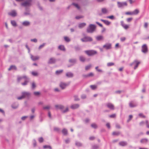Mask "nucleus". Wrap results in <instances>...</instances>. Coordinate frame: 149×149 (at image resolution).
I'll use <instances>...</instances> for the list:
<instances>
[{
  "label": "nucleus",
  "instance_id": "obj_12",
  "mask_svg": "<svg viewBox=\"0 0 149 149\" xmlns=\"http://www.w3.org/2000/svg\"><path fill=\"white\" fill-rule=\"evenodd\" d=\"M121 25L122 27L125 29H127L129 27L128 25L124 24L123 21L121 22Z\"/></svg>",
  "mask_w": 149,
  "mask_h": 149
},
{
  "label": "nucleus",
  "instance_id": "obj_16",
  "mask_svg": "<svg viewBox=\"0 0 149 149\" xmlns=\"http://www.w3.org/2000/svg\"><path fill=\"white\" fill-rule=\"evenodd\" d=\"M96 39L98 41L101 40H103L104 37L102 36H98L96 37Z\"/></svg>",
  "mask_w": 149,
  "mask_h": 149
},
{
  "label": "nucleus",
  "instance_id": "obj_29",
  "mask_svg": "<svg viewBox=\"0 0 149 149\" xmlns=\"http://www.w3.org/2000/svg\"><path fill=\"white\" fill-rule=\"evenodd\" d=\"M63 72V70H57L56 72V74L57 75H58L61 73Z\"/></svg>",
  "mask_w": 149,
  "mask_h": 149
},
{
  "label": "nucleus",
  "instance_id": "obj_11",
  "mask_svg": "<svg viewBox=\"0 0 149 149\" xmlns=\"http://www.w3.org/2000/svg\"><path fill=\"white\" fill-rule=\"evenodd\" d=\"M140 63V62L137 60L134 61L132 63V64H135V67L134 68V69H135L138 67V65Z\"/></svg>",
  "mask_w": 149,
  "mask_h": 149
},
{
  "label": "nucleus",
  "instance_id": "obj_52",
  "mask_svg": "<svg viewBox=\"0 0 149 149\" xmlns=\"http://www.w3.org/2000/svg\"><path fill=\"white\" fill-rule=\"evenodd\" d=\"M48 116L50 119L52 118V117L51 116V114L50 111H49L48 112Z\"/></svg>",
  "mask_w": 149,
  "mask_h": 149
},
{
  "label": "nucleus",
  "instance_id": "obj_33",
  "mask_svg": "<svg viewBox=\"0 0 149 149\" xmlns=\"http://www.w3.org/2000/svg\"><path fill=\"white\" fill-rule=\"evenodd\" d=\"M120 134V133L119 132H114L112 133V135H116L118 136Z\"/></svg>",
  "mask_w": 149,
  "mask_h": 149
},
{
  "label": "nucleus",
  "instance_id": "obj_47",
  "mask_svg": "<svg viewBox=\"0 0 149 149\" xmlns=\"http://www.w3.org/2000/svg\"><path fill=\"white\" fill-rule=\"evenodd\" d=\"M139 116L142 118H145L146 117V116L142 113H139Z\"/></svg>",
  "mask_w": 149,
  "mask_h": 149
},
{
  "label": "nucleus",
  "instance_id": "obj_53",
  "mask_svg": "<svg viewBox=\"0 0 149 149\" xmlns=\"http://www.w3.org/2000/svg\"><path fill=\"white\" fill-rule=\"evenodd\" d=\"M146 126L147 127L149 128V124H148V120H146Z\"/></svg>",
  "mask_w": 149,
  "mask_h": 149
},
{
  "label": "nucleus",
  "instance_id": "obj_25",
  "mask_svg": "<svg viewBox=\"0 0 149 149\" xmlns=\"http://www.w3.org/2000/svg\"><path fill=\"white\" fill-rule=\"evenodd\" d=\"M102 13L106 14L108 12V10L106 8H103L102 9Z\"/></svg>",
  "mask_w": 149,
  "mask_h": 149
},
{
  "label": "nucleus",
  "instance_id": "obj_20",
  "mask_svg": "<svg viewBox=\"0 0 149 149\" xmlns=\"http://www.w3.org/2000/svg\"><path fill=\"white\" fill-rule=\"evenodd\" d=\"M101 20L107 25H109L111 24V22L107 20H106L102 19H101Z\"/></svg>",
  "mask_w": 149,
  "mask_h": 149
},
{
  "label": "nucleus",
  "instance_id": "obj_4",
  "mask_svg": "<svg viewBox=\"0 0 149 149\" xmlns=\"http://www.w3.org/2000/svg\"><path fill=\"white\" fill-rule=\"evenodd\" d=\"M85 53L89 56H91L97 54V52L94 50H86L85 51Z\"/></svg>",
  "mask_w": 149,
  "mask_h": 149
},
{
  "label": "nucleus",
  "instance_id": "obj_38",
  "mask_svg": "<svg viewBox=\"0 0 149 149\" xmlns=\"http://www.w3.org/2000/svg\"><path fill=\"white\" fill-rule=\"evenodd\" d=\"M69 109L68 107H66L65 110H64L63 109L62 110V111L63 113H65L68 111Z\"/></svg>",
  "mask_w": 149,
  "mask_h": 149
},
{
  "label": "nucleus",
  "instance_id": "obj_6",
  "mask_svg": "<svg viewBox=\"0 0 149 149\" xmlns=\"http://www.w3.org/2000/svg\"><path fill=\"white\" fill-rule=\"evenodd\" d=\"M69 84V83H66L63 82H61L59 84V86L62 89H63L68 86Z\"/></svg>",
  "mask_w": 149,
  "mask_h": 149
},
{
  "label": "nucleus",
  "instance_id": "obj_58",
  "mask_svg": "<svg viewBox=\"0 0 149 149\" xmlns=\"http://www.w3.org/2000/svg\"><path fill=\"white\" fill-rule=\"evenodd\" d=\"M32 87L33 88H34L36 87L35 84L34 82H33L32 84Z\"/></svg>",
  "mask_w": 149,
  "mask_h": 149
},
{
  "label": "nucleus",
  "instance_id": "obj_60",
  "mask_svg": "<svg viewBox=\"0 0 149 149\" xmlns=\"http://www.w3.org/2000/svg\"><path fill=\"white\" fill-rule=\"evenodd\" d=\"M106 126L109 128H110V124L109 123H107V124H106Z\"/></svg>",
  "mask_w": 149,
  "mask_h": 149
},
{
  "label": "nucleus",
  "instance_id": "obj_21",
  "mask_svg": "<svg viewBox=\"0 0 149 149\" xmlns=\"http://www.w3.org/2000/svg\"><path fill=\"white\" fill-rule=\"evenodd\" d=\"M119 144L122 146H125L127 145V143L126 142L121 141L119 143Z\"/></svg>",
  "mask_w": 149,
  "mask_h": 149
},
{
  "label": "nucleus",
  "instance_id": "obj_54",
  "mask_svg": "<svg viewBox=\"0 0 149 149\" xmlns=\"http://www.w3.org/2000/svg\"><path fill=\"white\" fill-rule=\"evenodd\" d=\"M31 41H32V42H37V40L36 39H32L31 40Z\"/></svg>",
  "mask_w": 149,
  "mask_h": 149
},
{
  "label": "nucleus",
  "instance_id": "obj_8",
  "mask_svg": "<svg viewBox=\"0 0 149 149\" xmlns=\"http://www.w3.org/2000/svg\"><path fill=\"white\" fill-rule=\"evenodd\" d=\"M118 5L119 7H122L124 6H127V3L126 2H117Z\"/></svg>",
  "mask_w": 149,
  "mask_h": 149
},
{
  "label": "nucleus",
  "instance_id": "obj_61",
  "mask_svg": "<svg viewBox=\"0 0 149 149\" xmlns=\"http://www.w3.org/2000/svg\"><path fill=\"white\" fill-rule=\"evenodd\" d=\"M54 130L58 132L59 130V129L58 128L56 127L54 128Z\"/></svg>",
  "mask_w": 149,
  "mask_h": 149
},
{
  "label": "nucleus",
  "instance_id": "obj_59",
  "mask_svg": "<svg viewBox=\"0 0 149 149\" xmlns=\"http://www.w3.org/2000/svg\"><path fill=\"white\" fill-rule=\"evenodd\" d=\"M96 23L98 25L100 26L101 27H103L102 25L99 22H96Z\"/></svg>",
  "mask_w": 149,
  "mask_h": 149
},
{
  "label": "nucleus",
  "instance_id": "obj_14",
  "mask_svg": "<svg viewBox=\"0 0 149 149\" xmlns=\"http://www.w3.org/2000/svg\"><path fill=\"white\" fill-rule=\"evenodd\" d=\"M31 58L32 60L34 61L38 60L39 58V57L38 56H34L32 55H31Z\"/></svg>",
  "mask_w": 149,
  "mask_h": 149
},
{
  "label": "nucleus",
  "instance_id": "obj_2",
  "mask_svg": "<svg viewBox=\"0 0 149 149\" xmlns=\"http://www.w3.org/2000/svg\"><path fill=\"white\" fill-rule=\"evenodd\" d=\"M24 79L25 81L24 83H22V84L23 85H25L27 84L28 82V79L27 77L26 76H24L22 77H19L17 78V81L19 82L22 79Z\"/></svg>",
  "mask_w": 149,
  "mask_h": 149
},
{
  "label": "nucleus",
  "instance_id": "obj_30",
  "mask_svg": "<svg viewBox=\"0 0 149 149\" xmlns=\"http://www.w3.org/2000/svg\"><path fill=\"white\" fill-rule=\"evenodd\" d=\"M129 106L130 107H134L136 106V105L134 104L133 102H131L129 103Z\"/></svg>",
  "mask_w": 149,
  "mask_h": 149
},
{
  "label": "nucleus",
  "instance_id": "obj_13",
  "mask_svg": "<svg viewBox=\"0 0 149 149\" xmlns=\"http://www.w3.org/2000/svg\"><path fill=\"white\" fill-rule=\"evenodd\" d=\"M55 107L56 109H61L62 111L63 109H64V107L61 105H56Z\"/></svg>",
  "mask_w": 149,
  "mask_h": 149
},
{
  "label": "nucleus",
  "instance_id": "obj_57",
  "mask_svg": "<svg viewBox=\"0 0 149 149\" xmlns=\"http://www.w3.org/2000/svg\"><path fill=\"white\" fill-rule=\"evenodd\" d=\"M125 39V37H123L120 38V40L122 41H124Z\"/></svg>",
  "mask_w": 149,
  "mask_h": 149
},
{
  "label": "nucleus",
  "instance_id": "obj_32",
  "mask_svg": "<svg viewBox=\"0 0 149 149\" xmlns=\"http://www.w3.org/2000/svg\"><path fill=\"white\" fill-rule=\"evenodd\" d=\"M33 93L34 95L36 96H39L40 94V93L39 92H35Z\"/></svg>",
  "mask_w": 149,
  "mask_h": 149
},
{
  "label": "nucleus",
  "instance_id": "obj_55",
  "mask_svg": "<svg viewBox=\"0 0 149 149\" xmlns=\"http://www.w3.org/2000/svg\"><path fill=\"white\" fill-rule=\"evenodd\" d=\"M83 16H77L76 17V18L77 19H79L81 18H82L83 17Z\"/></svg>",
  "mask_w": 149,
  "mask_h": 149
},
{
  "label": "nucleus",
  "instance_id": "obj_40",
  "mask_svg": "<svg viewBox=\"0 0 149 149\" xmlns=\"http://www.w3.org/2000/svg\"><path fill=\"white\" fill-rule=\"evenodd\" d=\"M94 76L92 72H91L89 74L86 76V77H93Z\"/></svg>",
  "mask_w": 149,
  "mask_h": 149
},
{
  "label": "nucleus",
  "instance_id": "obj_31",
  "mask_svg": "<svg viewBox=\"0 0 149 149\" xmlns=\"http://www.w3.org/2000/svg\"><path fill=\"white\" fill-rule=\"evenodd\" d=\"M62 132L65 135H67L68 133L67 130L65 129L63 130Z\"/></svg>",
  "mask_w": 149,
  "mask_h": 149
},
{
  "label": "nucleus",
  "instance_id": "obj_15",
  "mask_svg": "<svg viewBox=\"0 0 149 149\" xmlns=\"http://www.w3.org/2000/svg\"><path fill=\"white\" fill-rule=\"evenodd\" d=\"M56 61L55 59L54 58H50L48 61V63L49 64H52L55 63Z\"/></svg>",
  "mask_w": 149,
  "mask_h": 149
},
{
  "label": "nucleus",
  "instance_id": "obj_23",
  "mask_svg": "<svg viewBox=\"0 0 149 149\" xmlns=\"http://www.w3.org/2000/svg\"><path fill=\"white\" fill-rule=\"evenodd\" d=\"M17 69V67L15 66L12 65H11L10 67L8 69V70L9 71H10L12 69H14L15 70H16Z\"/></svg>",
  "mask_w": 149,
  "mask_h": 149
},
{
  "label": "nucleus",
  "instance_id": "obj_41",
  "mask_svg": "<svg viewBox=\"0 0 149 149\" xmlns=\"http://www.w3.org/2000/svg\"><path fill=\"white\" fill-rule=\"evenodd\" d=\"M11 23L12 25L14 26H16V23L14 21H11Z\"/></svg>",
  "mask_w": 149,
  "mask_h": 149
},
{
  "label": "nucleus",
  "instance_id": "obj_1",
  "mask_svg": "<svg viewBox=\"0 0 149 149\" xmlns=\"http://www.w3.org/2000/svg\"><path fill=\"white\" fill-rule=\"evenodd\" d=\"M96 28V26L95 25L90 24L87 29V31L88 33H92L95 30Z\"/></svg>",
  "mask_w": 149,
  "mask_h": 149
},
{
  "label": "nucleus",
  "instance_id": "obj_49",
  "mask_svg": "<svg viewBox=\"0 0 149 149\" xmlns=\"http://www.w3.org/2000/svg\"><path fill=\"white\" fill-rule=\"evenodd\" d=\"M132 18H128L126 20L127 22H131L132 20Z\"/></svg>",
  "mask_w": 149,
  "mask_h": 149
},
{
  "label": "nucleus",
  "instance_id": "obj_34",
  "mask_svg": "<svg viewBox=\"0 0 149 149\" xmlns=\"http://www.w3.org/2000/svg\"><path fill=\"white\" fill-rule=\"evenodd\" d=\"M79 59H80V61H82V62H84L85 60V58L84 57L82 56H80V58H79Z\"/></svg>",
  "mask_w": 149,
  "mask_h": 149
},
{
  "label": "nucleus",
  "instance_id": "obj_18",
  "mask_svg": "<svg viewBox=\"0 0 149 149\" xmlns=\"http://www.w3.org/2000/svg\"><path fill=\"white\" fill-rule=\"evenodd\" d=\"M79 107V105L78 104H74L71 106V108L73 109H76Z\"/></svg>",
  "mask_w": 149,
  "mask_h": 149
},
{
  "label": "nucleus",
  "instance_id": "obj_43",
  "mask_svg": "<svg viewBox=\"0 0 149 149\" xmlns=\"http://www.w3.org/2000/svg\"><path fill=\"white\" fill-rule=\"evenodd\" d=\"M38 141L39 142L42 143L43 141V139L42 137H40L38 139Z\"/></svg>",
  "mask_w": 149,
  "mask_h": 149
},
{
  "label": "nucleus",
  "instance_id": "obj_39",
  "mask_svg": "<svg viewBox=\"0 0 149 149\" xmlns=\"http://www.w3.org/2000/svg\"><path fill=\"white\" fill-rule=\"evenodd\" d=\"M90 87L92 89L94 90L97 88V86L95 85H91Z\"/></svg>",
  "mask_w": 149,
  "mask_h": 149
},
{
  "label": "nucleus",
  "instance_id": "obj_19",
  "mask_svg": "<svg viewBox=\"0 0 149 149\" xmlns=\"http://www.w3.org/2000/svg\"><path fill=\"white\" fill-rule=\"evenodd\" d=\"M148 141V139L146 138H143L141 139L140 140V142L142 143H146Z\"/></svg>",
  "mask_w": 149,
  "mask_h": 149
},
{
  "label": "nucleus",
  "instance_id": "obj_35",
  "mask_svg": "<svg viewBox=\"0 0 149 149\" xmlns=\"http://www.w3.org/2000/svg\"><path fill=\"white\" fill-rule=\"evenodd\" d=\"M91 67V65H88L86 66L85 67V70H88Z\"/></svg>",
  "mask_w": 149,
  "mask_h": 149
},
{
  "label": "nucleus",
  "instance_id": "obj_48",
  "mask_svg": "<svg viewBox=\"0 0 149 149\" xmlns=\"http://www.w3.org/2000/svg\"><path fill=\"white\" fill-rule=\"evenodd\" d=\"M72 5L74 6L75 7H76L77 9H79V6L76 3H73Z\"/></svg>",
  "mask_w": 149,
  "mask_h": 149
},
{
  "label": "nucleus",
  "instance_id": "obj_37",
  "mask_svg": "<svg viewBox=\"0 0 149 149\" xmlns=\"http://www.w3.org/2000/svg\"><path fill=\"white\" fill-rule=\"evenodd\" d=\"M64 39L67 42H69L70 41V40L69 38L67 37H64Z\"/></svg>",
  "mask_w": 149,
  "mask_h": 149
},
{
  "label": "nucleus",
  "instance_id": "obj_42",
  "mask_svg": "<svg viewBox=\"0 0 149 149\" xmlns=\"http://www.w3.org/2000/svg\"><path fill=\"white\" fill-rule=\"evenodd\" d=\"M76 61L74 59H72L69 60V62L70 63H75Z\"/></svg>",
  "mask_w": 149,
  "mask_h": 149
},
{
  "label": "nucleus",
  "instance_id": "obj_45",
  "mask_svg": "<svg viewBox=\"0 0 149 149\" xmlns=\"http://www.w3.org/2000/svg\"><path fill=\"white\" fill-rule=\"evenodd\" d=\"M107 18L110 19H114V17L113 16V15L108 16L107 17Z\"/></svg>",
  "mask_w": 149,
  "mask_h": 149
},
{
  "label": "nucleus",
  "instance_id": "obj_44",
  "mask_svg": "<svg viewBox=\"0 0 149 149\" xmlns=\"http://www.w3.org/2000/svg\"><path fill=\"white\" fill-rule=\"evenodd\" d=\"M91 126L92 127L94 128H96L97 127V125L94 123L92 124H91Z\"/></svg>",
  "mask_w": 149,
  "mask_h": 149
},
{
  "label": "nucleus",
  "instance_id": "obj_64",
  "mask_svg": "<svg viewBox=\"0 0 149 149\" xmlns=\"http://www.w3.org/2000/svg\"><path fill=\"white\" fill-rule=\"evenodd\" d=\"M148 25V24L147 23H145L144 25V27L146 28H147Z\"/></svg>",
  "mask_w": 149,
  "mask_h": 149
},
{
  "label": "nucleus",
  "instance_id": "obj_22",
  "mask_svg": "<svg viewBox=\"0 0 149 149\" xmlns=\"http://www.w3.org/2000/svg\"><path fill=\"white\" fill-rule=\"evenodd\" d=\"M29 22L27 21H25L22 22V24L23 25L27 26L30 25Z\"/></svg>",
  "mask_w": 149,
  "mask_h": 149
},
{
  "label": "nucleus",
  "instance_id": "obj_36",
  "mask_svg": "<svg viewBox=\"0 0 149 149\" xmlns=\"http://www.w3.org/2000/svg\"><path fill=\"white\" fill-rule=\"evenodd\" d=\"M32 74L34 76H37L38 75V74L37 72H31Z\"/></svg>",
  "mask_w": 149,
  "mask_h": 149
},
{
  "label": "nucleus",
  "instance_id": "obj_27",
  "mask_svg": "<svg viewBox=\"0 0 149 149\" xmlns=\"http://www.w3.org/2000/svg\"><path fill=\"white\" fill-rule=\"evenodd\" d=\"M58 48L61 50L63 51H65V49L63 45H61L59 46Z\"/></svg>",
  "mask_w": 149,
  "mask_h": 149
},
{
  "label": "nucleus",
  "instance_id": "obj_50",
  "mask_svg": "<svg viewBox=\"0 0 149 149\" xmlns=\"http://www.w3.org/2000/svg\"><path fill=\"white\" fill-rule=\"evenodd\" d=\"M114 65V63H107V65L108 66H111L113 65Z\"/></svg>",
  "mask_w": 149,
  "mask_h": 149
},
{
  "label": "nucleus",
  "instance_id": "obj_5",
  "mask_svg": "<svg viewBox=\"0 0 149 149\" xmlns=\"http://www.w3.org/2000/svg\"><path fill=\"white\" fill-rule=\"evenodd\" d=\"M81 40L83 42L92 41L93 40V39L90 37L85 36L83 38H81Z\"/></svg>",
  "mask_w": 149,
  "mask_h": 149
},
{
  "label": "nucleus",
  "instance_id": "obj_24",
  "mask_svg": "<svg viewBox=\"0 0 149 149\" xmlns=\"http://www.w3.org/2000/svg\"><path fill=\"white\" fill-rule=\"evenodd\" d=\"M66 75L68 77H71L73 76V74L70 72L67 73Z\"/></svg>",
  "mask_w": 149,
  "mask_h": 149
},
{
  "label": "nucleus",
  "instance_id": "obj_26",
  "mask_svg": "<svg viewBox=\"0 0 149 149\" xmlns=\"http://www.w3.org/2000/svg\"><path fill=\"white\" fill-rule=\"evenodd\" d=\"M86 25V24L84 23H83L79 24V28H82L85 26Z\"/></svg>",
  "mask_w": 149,
  "mask_h": 149
},
{
  "label": "nucleus",
  "instance_id": "obj_17",
  "mask_svg": "<svg viewBox=\"0 0 149 149\" xmlns=\"http://www.w3.org/2000/svg\"><path fill=\"white\" fill-rule=\"evenodd\" d=\"M8 14L9 15L13 17L16 16L17 15L16 12L14 10L12 11L11 12L9 13Z\"/></svg>",
  "mask_w": 149,
  "mask_h": 149
},
{
  "label": "nucleus",
  "instance_id": "obj_63",
  "mask_svg": "<svg viewBox=\"0 0 149 149\" xmlns=\"http://www.w3.org/2000/svg\"><path fill=\"white\" fill-rule=\"evenodd\" d=\"M54 90L56 92H59L60 91L59 90L58 88H55Z\"/></svg>",
  "mask_w": 149,
  "mask_h": 149
},
{
  "label": "nucleus",
  "instance_id": "obj_9",
  "mask_svg": "<svg viewBox=\"0 0 149 149\" xmlns=\"http://www.w3.org/2000/svg\"><path fill=\"white\" fill-rule=\"evenodd\" d=\"M111 44L110 43H107L104 45L103 47L107 49H109L111 48Z\"/></svg>",
  "mask_w": 149,
  "mask_h": 149
},
{
  "label": "nucleus",
  "instance_id": "obj_56",
  "mask_svg": "<svg viewBox=\"0 0 149 149\" xmlns=\"http://www.w3.org/2000/svg\"><path fill=\"white\" fill-rule=\"evenodd\" d=\"M98 66H97L95 67V69L97 70L99 72H102V70L100 69H98Z\"/></svg>",
  "mask_w": 149,
  "mask_h": 149
},
{
  "label": "nucleus",
  "instance_id": "obj_3",
  "mask_svg": "<svg viewBox=\"0 0 149 149\" xmlns=\"http://www.w3.org/2000/svg\"><path fill=\"white\" fill-rule=\"evenodd\" d=\"M30 95V93L27 92H23L22 93V95L17 98L18 100H21L26 97H28Z\"/></svg>",
  "mask_w": 149,
  "mask_h": 149
},
{
  "label": "nucleus",
  "instance_id": "obj_62",
  "mask_svg": "<svg viewBox=\"0 0 149 149\" xmlns=\"http://www.w3.org/2000/svg\"><path fill=\"white\" fill-rule=\"evenodd\" d=\"M45 45L44 44H42V45H40L39 47V49H40L42 47H43Z\"/></svg>",
  "mask_w": 149,
  "mask_h": 149
},
{
  "label": "nucleus",
  "instance_id": "obj_28",
  "mask_svg": "<svg viewBox=\"0 0 149 149\" xmlns=\"http://www.w3.org/2000/svg\"><path fill=\"white\" fill-rule=\"evenodd\" d=\"M139 12V10L138 9H135L134 11L132 12L133 15L137 14Z\"/></svg>",
  "mask_w": 149,
  "mask_h": 149
},
{
  "label": "nucleus",
  "instance_id": "obj_7",
  "mask_svg": "<svg viewBox=\"0 0 149 149\" xmlns=\"http://www.w3.org/2000/svg\"><path fill=\"white\" fill-rule=\"evenodd\" d=\"M148 48L146 45L144 44L142 47V52L144 53H146L148 52Z\"/></svg>",
  "mask_w": 149,
  "mask_h": 149
},
{
  "label": "nucleus",
  "instance_id": "obj_46",
  "mask_svg": "<svg viewBox=\"0 0 149 149\" xmlns=\"http://www.w3.org/2000/svg\"><path fill=\"white\" fill-rule=\"evenodd\" d=\"M125 14L127 15H133L132 12H126L125 13Z\"/></svg>",
  "mask_w": 149,
  "mask_h": 149
},
{
  "label": "nucleus",
  "instance_id": "obj_10",
  "mask_svg": "<svg viewBox=\"0 0 149 149\" xmlns=\"http://www.w3.org/2000/svg\"><path fill=\"white\" fill-rule=\"evenodd\" d=\"M107 107L111 110H113L114 109L113 104L111 103H108L107 104Z\"/></svg>",
  "mask_w": 149,
  "mask_h": 149
},
{
  "label": "nucleus",
  "instance_id": "obj_51",
  "mask_svg": "<svg viewBox=\"0 0 149 149\" xmlns=\"http://www.w3.org/2000/svg\"><path fill=\"white\" fill-rule=\"evenodd\" d=\"M116 114H113L109 116V117L111 118H114L116 117Z\"/></svg>",
  "mask_w": 149,
  "mask_h": 149
}]
</instances>
